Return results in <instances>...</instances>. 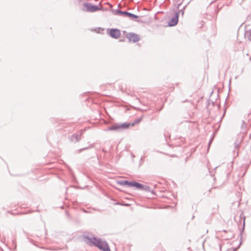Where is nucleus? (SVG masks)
I'll return each instance as SVG.
<instances>
[{
    "label": "nucleus",
    "mask_w": 251,
    "mask_h": 251,
    "mask_svg": "<svg viewBox=\"0 0 251 251\" xmlns=\"http://www.w3.org/2000/svg\"><path fill=\"white\" fill-rule=\"evenodd\" d=\"M84 237L90 242V245H94L103 251H110L108 245L105 241H102L95 237H91L89 235H84Z\"/></svg>",
    "instance_id": "nucleus-1"
},
{
    "label": "nucleus",
    "mask_w": 251,
    "mask_h": 251,
    "mask_svg": "<svg viewBox=\"0 0 251 251\" xmlns=\"http://www.w3.org/2000/svg\"><path fill=\"white\" fill-rule=\"evenodd\" d=\"M130 126V123L126 122L124 123H115L111 126L108 127L106 130L121 131L128 129Z\"/></svg>",
    "instance_id": "nucleus-2"
},
{
    "label": "nucleus",
    "mask_w": 251,
    "mask_h": 251,
    "mask_svg": "<svg viewBox=\"0 0 251 251\" xmlns=\"http://www.w3.org/2000/svg\"><path fill=\"white\" fill-rule=\"evenodd\" d=\"M130 126V123L126 122L124 123H115L111 126L108 127L106 130L121 131L128 129Z\"/></svg>",
    "instance_id": "nucleus-3"
},
{
    "label": "nucleus",
    "mask_w": 251,
    "mask_h": 251,
    "mask_svg": "<svg viewBox=\"0 0 251 251\" xmlns=\"http://www.w3.org/2000/svg\"><path fill=\"white\" fill-rule=\"evenodd\" d=\"M82 4L85 8L82 9L84 11L94 12L101 9V8L99 7L98 6L93 5L89 2H84Z\"/></svg>",
    "instance_id": "nucleus-4"
},
{
    "label": "nucleus",
    "mask_w": 251,
    "mask_h": 251,
    "mask_svg": "<svg viewBox=\"0 0 251 251\" xmlns=\"http://www.w3.org/2000/svg\"><path fill=\"white\" fill-rule=\"evenodd\" d=\"M107 33L110 37L114 39H117L121 34L120 30L117 28L107 29Z\"/></svg>",
    "instance_id": "nucleus-5"
},
{
    "label": "nucleus",
    "mask_w": 251,
    "mask_h": 251,
    "mask_svg": "<svg viewBox=\"0 0 251 251\" xmlns=\"http://www.w3.org/2000/svg\"><path fill=\"white\" fill-rule=\"evenodd\" d=\"M123 16L128 18L130 20L137 22L138 23H142V20L139 18V16L133 13L124 11Z\"/></svg>",
    "instance_id": "nucleus-6"
},
{
    "label": "nucleus",
    "mask_w": 251,
    "mask_h": 251,
    "mask_svg": "<svg viewBox=\"0 0 251 251\" xmlns=\"http://www.w3.org/2000/svg\"><path fill=\"white\" fill-rule=\"evenodd\" d=\"M126 37L128 39L129 42L132 43H136L140 40L139 35L133 32L127 33Z\"/></svg>",
    "instance_id": "nucleus-7"
},
{
    "label": "nucleus",
    "mask_w": 251,
    "mask_h": 251,
    "mask_svg": "<svg viewBox=\"0 0 251 251\" xmlns=\"http://www.w3.org/2000/svg\"><path fill=\"white\" fill-rule=\"evenodd\" d=\"M178 12H176L174 16L169 21L168 26H174L176 25L178 22Z\"/></svg>",
    "instance_id": "nucleus-8"
},
{
    "label": "nucleus",
    "mask_w": 251,
    "mask_h": 251,
    "mask_svg": "<svg viewBox=\"0 0 251 251\" xmlns=\"http://www.w3.org/2000/svg\"><path fill=\"white\" fill-rule=\"evenodd\" d=\"M82 134V131H81V132L79 134H74L72 135H71L70 137V140L72 142H77L80 140L81 135Z\"/></svg>",
    "instance_id": "nucleus-9"
},
{
    "label": "nucleus",
    "mask_w": 251,
    "mask_h": 251,
    "mask_svg": "<svg viewBox=\"0 0 251 251\" xmlns=\"http://www.w3.org/2000/svg\"><path fill=\"white\" fill-rule=\"evenodd\" d=\"M132 181H128L127 180H122L118 181V184L121 185H126L130 187L131 185Z\"/></svg>",
    "instance_id": "nucleus-10"
},
{
    "label": "nucleus",
    "mask_w": 251,
    "mask_h": 251,
    "mask_svg": "<svg viewBox=\"0 0 251 251\" xmlns=\"http://www.w3.org/2000/svg\"><path fill=\"white\" fill-rule=\"evenodd\" d=\"M142 184L137 182L135 181H132L131 185L130 187H134L136 189L141 190V187H142Z\"/></svg>",
    "instance_id": "nucleus-11"
},
{
    "label": "nucleus",
    "mask_w": 251,
    "mask_h": 251,
    "mask_svg": "<svg viewBox=\"0 0 251 251\" xmlns=\"http://www.w3.org/2000/svg\"><path fill=\"white\" fill-rule=\"evenodd\" d=\"M245 216L244 215L243 212H241V213L240 215V223H242V221L243 220V228L242 231L240 232V234H242V232L244 230L245 226Z\"/></svg>",
    "instance_id": "nucleus-12"
},
{
    "label": "nucleus",
    "mask_w": 251,
    "mask_h": 251,
    "mask_svg": "<svg viewBox=\"0 0 251 251\" xmlns=\"http://www.w3.org/2000/svg\"><path fill=\"white\" fill-rule=\"evenodd\" d=\"M142 186L143 187H141L140 190H142V191H146V192H153V191H152L151 190V187L150 186H149L148 185L142 184Z\"/></svg>",
    "instance_id": "nucleus-13"
},
{
    "label": "nucleus",
    "mask_w": 251,
    "mask_h": 251,
    "mask_svg": "<svg viewBox=\"0 0 251 251\" xmlns=\"http://www.w3.org/2000/svg\"><path fill=\"white\" fill-rule=\"evenodd\" d=\"M114 15H121L123 16L124 11H121L119 9H116L115 10H113Z\"/></svg>",
    "instance_id": "nucleus-14"
},
{
    "label": "nucleus",
    "mask_w": 251,
    "mask_h": 251,
    "mask_svg": "<svg viewBox=\"0 0 251 251\" xmlns=\"http://www.w3.org/2000/svg\"><path fill=\"white\" fill-rule=\"evenodd\" d=\"M141 120H142V118L141 117L135 120L132 123L130 124L131 126H133L135 124L140 123L141 121Z\"/></svg>",
    "instance_id": "nucleus-15"
},
{
    "label": "nucleus",
    "mask_w": 251,
    "mask_h": 251,
    "mask_svg": "<svg viewBox=\"0 0 251 251\" xmlns=\"http://www.w3.org/2000/svg\"><path fill=\"white\" fill-rule=\"evenodd\" d=\"M93 147H94V145L93 144H91V145H90V146L89 147L79 149L78 151V152H81L83 151H84V150H87L88 149L93 148Z\"/></svg>",
    "instance_id": "nucleus-16"
},
{
    "label": "nucleus",
    "mask_w": 251,
    "mask_h": 251,
    "mask_svg": "<svg viewBox=\"0 0 251 251\" xmlns=\"http://www.w3.org/2000/svg\"><path fill=\"white\" fill-rule=\"evenodd\" d=\"M246 34H247V37L250 41H251V29L246 31Z\"/></svg>",
    "instance_id": "nucleus-17"
},
{
    "label": "nucleus",
    "mask_w": 251,
    "mask_h": 251,
    "mask_svg": "<svg viewBox=\"0 0 251 251\" xmlns=\"http://www.w3.org/2000/svg\"><path fill=\"white\" fill-rule=\"evenodd\" d=\"M185 6H184V7H183V9H181V10H179V9H178V11H177V12H178V14H179V13H181V14L182 16H183V14H184V9H185Z\"/></svg>",
    "instance_id": "nucleus-18"
},
{
    "label": "nucleus",
    "mask_w": 251,
    "mask_h": 251,
    "mask_svg": "<svg viewBox=\"0 0 251 251\" xmlns=\"http://www.w3.org/2000/svg\"><path fill=\"white\" fill-rule=\"evenodd\" d=\"M234 145H235V148H236V149H238L240 147L239 144H238V143H235Z\"/></svg>",
    "instance_id": "nucleus-19"
},
{
    "label": "nucleus",
    "mask_w": 251,
    "mask_h": 251,
    "mask_svg": "<svg viewBox=\"0 0 251 251\" xmlns=\"http://www.w3.org/2000/svg\"><path fill=\"white\" fill-rule=\"evenodd\" d=\"M181 2H180V3H179V4H177V8H178V9L179 8V6L181 5Z\"/></svg>",
    "instance_id": "nucleus-20"
},
{
    "label": "nucleus",
    "mask_w": 251,
    "mask_h": 251,
    "mask_svg": "<svg viewBox=\"0 0 251 251\" xmlns=\"http://www.w3.org/2000/svg\"><path fill=\"white\" fill-rule=\"evenodd\" d=\"M237 250V248H235L233 249V251H236Z\"/></svg>",
    "instance_id": "nucleus-21"
},
{
    "label": "nucleus",
    "mask_w": 251,
    "mask_h": 251,
    "mask_svg": "<svg viewBox=\"0 0 251 251\" xmlns=\"http://www.w3.org/2000/svg\"><path fill=\"white\" fill-rule=\"evenodd\" d=\"M211 102H212V105H214V101H212Z\"/></svg>",
    "instance_id": "nucleus-22"
}]
</instances>
